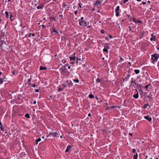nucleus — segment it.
Wrapping results in <instances>:
<instances>
[{"mask_svg":"<svg viewBox=\"0 0 159 159\" xmlns=\"http://www.w3.org/2000/svg\"><path fill=\"white\" fill-rule=\"evenodd\" d=\"M42 27L43 28H45V25H42Z\"/></svg>","mask_w":159,"mask_h":159,"instance_id":"obj_57","label":"nucleus"},{"mask_svg":"<svg viewBox=\"0 0 159 159\" xmlns=\"http://www.w3.org/2000/svg\"><path fill=\"white\" fill-rule=\"evenodd\" d=\"M35 90L36 92H39V89H35Z\"/></svg>","mask_w":159,"mask_h":159,"instance_id":"obj_49","label":"nucleus"},{"mask_svg":"<svg viewBox=\"0 0 159 159\" xmlns=\"http://www.w3.org/2000/svg\"><path fill=\"white\" fill-rule=\"evenodd\" d=\"M139 93L137 92V93L135 95H134L133 96V97L135 99H137L139 98Z\"/></svg>","mask_w":159,"mask_h":159,"instance_id":"obj_15","label":"nucleus"},{"mask_svg":"<svg viewBox=\"0 0 159 159\" xmlns=\"http://www.w3.org/2000/svg\"><path fill=\"white\" fill-rule=\"evenodd\" d=\"M66 83L67 84L68 87H70V86H72L73 85V84L72 83L71 80H67L66 81Z\"/></svg>","mask_w":159,"mask_h":159,"instance_id":"obj_8","label":"nucleus"},{"mask_svg":"<svg viewBox=\"0 0 159 159\" xmlns=\"http://www.w3.org/2000/svg\"><path fill=\"white\" fill-rule=\"evenodd\" d=\"M146 2H142V3L143 4V5H145L146 4Z\"/></svg>","mask_w":159,"mask_h":159,"instance_id":"obj_55","label":"nucleus"},{"mask_svg":"<svg viewBox=\"0 0 159 159\" xmlns=\"http://www.w3.org/2000/svg\"><path fill=\"white\" fill-rule=\"evenodd\" d=\"M144 118L146 120H148L149 122H151L152 121V118L151 117H150V116L149 115L144 116Z\"/></svg>","mask_w":159,"mask_h":159,"instance_id":"obj_9","label":"nucleus"},{"mask_svg":"<svg viewBox=\"0 0 159 159\" xmlns=\"http://www.w3.org/2000/svg\"><path fill=\"white\" fill-rule=\"evenodd\" d=\"M36 103V101H34L33 102V104H35Z\"/></svg>","mask_w":159,"mask_h":159,"instance_id":"obj_62","label":"nucleus"},{"mask_svg":"<svg viewBox=\"0 0 159 159\" xmlns=\"http://www.w3.org/2000/svg\"><path fill=\"white\" fill-rule=\"evenodd\" d=\"M73 81L75 82H76V83H79V80L78 79H75L73 80Z\"/></svg>","mask_w":159,"mask_h":159,"instance_id":"obj_36","label":"nucleus"},{"mask_svg":"<svg viewBox=\"0 0 159 159\" xmlns=\"http://www.w3.org/2000/svg\"><path fill=\"white\" fill-rule=\"evenodd\" d=\"M119 9H120V6H117L115 11H119Z\"/></svg>","mask_w":159,"mask_h":159,"instance_id":"obj_40","label":"nucleus"},{"mask_svg":"<svg viewBox=\"0 0 159 159\" xmlns=\"http://www.w3.org/2000/svg\"><path fill=\"white\" fill-rule=\"evenodd\" d=\"M128 0H123V3H126L127 2H128Z\"/></svg>","mask_w":159,"mask_h":159,"instance_id":"obj_46","label":"nucleus"},{"mask_svg":"<svg viewBox=\"0 0 159 159\" xmlns=\"http://www.w3.org/2000/svg\"><path fill=\"white\" fill-rule=\"evenodd\" d=\"M0 128H1V129L2 131H4V128L3 127V126L2 125L1 126H0Z\"/></svg>","mask_w":159,"mask_h":159,"instance_id":"obj_38","label":"nucleus"},{"mask_svg":"<svg viewBox=\"0 0 159 159\" xmlns=\"http://www.w3.org/2000/svg\"><path fill=\"white\" fill-rule=\"evenodd\" d=\"M124 60V59L123 58H120V61H122Z\"/></svg>","mask_w":159,"mask_h":159,"instance_id":"obj_58","label":"nucleus"},{"mask_svg":"<svg viewBox=\"0 0 159 159\" xmlns=\"http://www.w3.org/2000/svg\"><path fill=\"white\" fill-rule=\"evenodd\" d=\"M1 33H2V34L1 35V38L2 37H4V36L5 35V31H4L3 30H2L1 31Z\"/></svg>","mask_w":159,"mask_h":159,"instance_id":"obj_18","label":"nucleus"},{"mask_svg":"<svg viewBox=\"0 0 159 159\" xmlns=\"http://www.w3.org/2000/svg\"><path fill=\"white\" fill-rule=\"evenodd\" d=\"M50 135H52V136L54 137H59L58 136V133L57 132H55L54 133H50L48 135H47V137H49Z\"/></svg>","mask_w":159,"mask_h":159,"instance_id":"obj_4","label":"nucleus"},{"mask_svg":"<svg viewBox=\"0 0 159 159\" xmlns=\"http://www.w3.org/2000/svg\"><path fill=\"white\" fill-rule=\"evenodd\" d=\"M63 67H63V66H62V67H61V68L60 69V70H62H62H63Z\"/></svg>","mask_w":159,"mask_h":159,"instance_id":"obj_53","label":"nucleus"},{"mask_svg":"<svg viewBox=\"0 0 159 159\" xmlns=\"http://www.w3.org/2000/svg\"><path fill=\"white\" fill-rule=\"evenodd\" d=\"M109 36L110 39H111L112 38V36L111 35H109Z\"/></svg>","mask_w":159,"mask_h":159,"instance_id":"obj_59","label":"nucleus"},{"mask_svg":"<svg viewBox=\"0 0 159 159\" xmlns=\"http://www.w3.org/2000/svg\"><path fill=\"white\" fill-rule=\"evenodd\" d=\"M36 86L35 84H34L31 85V87H36Z\"/></svg>","mask_w":159,"mask_h":159,"instance_id":"obj_44","label":"nucleus"},{"mask_svg":"<svg viewBox=\"0 0 159 159\" xmlns=\"http://www.w3.org/2000/svg\"><path fill=\"white\" fill-rule=\"evenodd\" d=\"M67 6V5L66 4V3H64L62 6V7H63L64 8L65 7H66Z\"/></svg>","mask_w":159,"mask_h":159,"instance_id":"obj_37","label":"nucleus"},{"mask_svg":"<svg viewBox=\"0 0 159 159\" xmlns=\"http://www.w3.org/2000/svg\"><path fill=\"white\" fill-rule=\"evenodd\" d=\"M50 30L52 33H53V32H55L57 34H58V33L56 29L53 27L50 28Z\"/></svg>","mask_w":159,"mask_h":159,"instance_id":"obj_10","label":"nucleus"},{"mask_svg":"<svg viewBox=\"0 0 159 159\" xmlns=\"http://www.w3.org/2000/svg\"><path fill=\"white\" fill-rule=\"evenodd\" d=\"M159 57V54H157L156 53H155L152 55L151 60L152 61L153 63H154V62H156L158 59Z\"/></svg>","mask_w":159,"mask_h":159,"instance_id":"obj_3","label":"nucleus"},{"mask_svg":"<svg viewBox=\"0 0 159 159\" xmlns=\"http://www.w3.org/2000/svg\"><path fill=\"white\" fill-rule=\"evenodd\" d=\"M137 22V23H143V22L140 21V20H138L137 21H136Z\"/></svg>","mask_w":159,"mask_h":159,"instance_id":"obj_43","label":"nucleus"},{"mask_svg":"<svg viewBox=\"0 0 159 159\" xmlns=\"http://www.w3.org/2000/svg\"><path fill=\"white\" fill-rule=\"evenodd\" d=\"M133 152L134 153L136 152V149H132Z\"/></svg>","mask_w":159,"mask_h":159,"instance_id":"obj_47","label":"nucleus"},{"mask_svg":"<svg viewBox=\"0 0 159 159\" xmlns=\"http://www.w3.org/2000/svg\"><path fill=\"white\" fill-rule=\"evenodd\" d=\"M65 67L66 66H67L69 65V64L68 63L65 64Z\"/></svg>","mask_w":159,"mask_h":159,"instance_id":"obj_56","label":"nucleus"},{"mask_svg":"<svg viewBox=\"0 0 159 159\" xmlns=\"http://www.w3.org/2000/svg\"><path fill=\"white\" fill-rule=\"evenodd\" d=\"M63 69L62 70V71H61V73L63 74H66L68 71V70L65 67V66H63Z\"/></svg>","mask_w":159,"mask_h":159,"instance_id":"obj_5","label":"nucleus"},{"mask_svg":"<svg viewBox=\"0 0 159 159\" xmlns=\"http://www.w3.org/2000/svg\"><path fill=\"white\" fill-rule=\"evenodd\" d=\"M39 69L41 70H46L47 69V68L45 66H41L40 67Z\"/></svg>","mask_w":159,"mask_h":159,"instance_id":"obj_17","label":"nucleus"},{"mask_svg":"<svg viewBox=\"0 0 159 159\" xmlns=\"http://www.w3.org/2000/svg\"><path fill=\"white\" fill-rule=\"evenodd\" d=\"M63 90V89H61V88H60L58 89V91H62V90Z\"/></svg>","mask_w":159,"mask_h":159,"instance_id":"obj_42","label":"nucleus"},{"mask_svg":"<svg viewBox=\"0 0 159 159\" xmlns=\"http://www.w3.org/2000/svg\"><path fill=\"white\" fill-rule=\"evenodd\" d=\"M137 87L138 88V90L139 91L141 90V88L142 87V86L141 85L139 84H138V85L137 86Z\"/></svg>","mask_w":159,"mask_h":159,"instance_id":"obj_21","label":"nucleus"},{"mask_svg":"<svg viewBox=\"0 0 159 159\" xmlns=\"http://www.w3.org/2000/svg\"><path fill=\"white\" fill-rule=\"evenodd\" d=\"M3 78H0V84H2L3 82Z\"/></svg>","mask_w":159,"mask_h":159,"instance_id":"obj_39","label":"nucleus"},{"mask_svg":"<svg viewBox=\"0 0 159 159\" xmlns=\"http://www.w3.org/2000/svg\"><path fill=\"white\" fill-rule=\"evenodd\" d=\"M31 78L30 77V78L28 80V83L29 85H31Z\"/></svg>","mask_w":159,"mask_h":159,"instance_id":"obj_22","label":"nucleus"},{"mask_svg":"<svg viewBox=\"0 0 159 159\" xmlns=\"http://www.w3.org/2000/svg\"><path fill=\"white\" fill-rule=\"evenodd\" d=\"M104 48H106L107 49H109L110 48L108 44L107 43H106L104 46Z\"/></svg>","mask_w":159,"mask_h":159,"instance_id":"obj_20","label":"nucleus"},{"mask_svg":"<svg viewBox=\"0 0 159 159\" xmlns=\"http://www.w3.org/2000/svg\"><path fill=\"white\" fill-rule=\"evenodd\" d=\"M44 5L43 4H41L37 7V8L38 9H42L44 8Z\"/></svg>","mask_w":159,"mask_h":159,"instance_id":"obj_12","label":"nucleus"},{"mask_svg":"<svg viewBox=\"0 0 159 159\" xmlns=\"http://www.w3.org/2000/svg\"><path fill=\"white\" fill-rule=\"evenodd\" d=\"M130 86H133L134 88H135L136 86H137L139 84L138 83L136 82L135 80L133 78H131V80L130 81Z\"/></svg>","mask_w":159,"mask_h":159,"instance_id":"obj_2","label":"nucleus"},{"mask_svg":"<svg viewBox=\"0 0 159 159\" xmlns=\"http://www.w3.org/2000/svg\"><path fill=\"white\" fill-rule=\"evenodd\" d=\"M138 155L137 153H136L133 156V158L134 159H137V158Z\"/></svg>","mask_w":159,"mask_h":159,"instance_id":"obj_26","label":"nucleus"},{"mask_svg":"<svg viewBox=\"0 0 159 159\" xmlns=\"http://www.w3.org/2000/svg\"><path fill=\"white\" fill-rule=\"evenodd\" d=\"M102 3L100 1H99L98 0L95 2V5L98 6V5H100Z\"/></svg>","mask_w":159,"mask_h":159,"instance_id":"obj_14","label":"nucleus"},{"mask_svg":"<svg viewBox=\"0 0 159 159\" xmlns=\"http://www.w3.org/2000/svg\"><path fill=\"white\" fill-rule=\"evenodd\" d=\"M117 107L119 108V106L114 105V106H111L110 108H111V109H113V108H115Z\"/></svg>","mask_w":159,"mask_h":159,"instance_id":"obj_28","label":"nucleus"},{"mask_svg":"<svg viewBox=\"0 0 159 159\" xmlns=\"http://www.w3.org/2000/svg\"><path fill=\"white\" fill-rule=\"evenodd\" d=\"M132 19L133 20V21L135 23H137V22H136V19L135 18H134V17H132Z\"/></svg>","mask_w":159,"mask_h":159,"instance_id":"obj_35","label":"nucleus"},{"mask_svg":"<svg viewBox=\"0 0 159 159\" xmlns=\"http://www.w3.org/2000/svg\"><path fill=\"white\" fill-rule=\"evenodd\" d=\"M41 139L40 138H39L37 139H36V141H35L36 142V144H37V145L38 144V142L41 141Z\"/></svg>","mask_w":159,"mask_h":159,"instance_id":"obj_24","label":"nucleus"},{"mask_svg":"<svg viewBox=\"0 0 159 159\" xmlns=\"http://www.w3.org/2000/svg\"><path fill=\"white\" fill-rule=\"evenodd\" d=\"M134 72L136 74H138L140 72V70L138 69H135L134 70Z\"/></svg>","mask_w":159,"mask_h":159,"instance_id":"obj_27","label":"nucleus"},{"mask_svg":"<svg viewBox=\"0 0 159 159\" xmlns=\"http://www.w3.org/2000/svg\"><path fill=\"white\" fill-rule=\"evenodd\" d=\"M102 81V79H100L99 78H97L96 80V82L98 83H101Z\"/></svg>","mask_w":159,"mask_h":159,"instance_id":"obj_23","label":"nucleus"},{"mask_svg":"<svg viewBox=\"0 0 159 159\" xmlns=\"http://www.w3.org/2000/svg\"><path fill=\"white\" fill-rule=\"evenodd\" d=\"M0 43H1V47L2 48V45L4 44H5L6 45H7V44H6V42H5L4 40H1V42H0Z\"/></svg>","mask_w":159,"mask_h":159,"instance_id":"obj_19","label":"nucleus"},{"mask_svg":"<svg viewBox=\"0 0 159 159\" xmlns=\"http://www.w3.org/2000/svg\"><path fill=\"white\" fill-rule=\"evenodd\" d=\"M51 19H52L53 20H55V18L54 17H51Z\"/></svg>","mask_w":159,"mask_h":159,"instance_id":"obj_61","label":"nucleus"},{"mask_svg":"<svg viewBox=\"0 0 159 159\" xmlns=\"http://www.w3.org/2000/svg\"><path fill=\"white\" fill-rule=\"evenodd\" d=\"M59 16L60 17H61V19H62V18H63V15H59Z\"/></svg>","mask_w":159,"mask_h":159,"instance_id":"obj_52","label":"nucleus"},{"mask_svg":"<svg viewBox=\"0 0 159 159\" xmlns=\"http://www.w3.org/2000/svg\"><path fill=\"white\" fill-rule=\"evenodd\" d=\"M130 75L129 74H127L123 80V82H124L125 81H127L128 79L129 78Z\"/></svg>","mask_w":159,"mask_h":159,"instance_id":"obj_7","label":"nucleus"},{"mask_svg":"<svg viewBox=\"0 0 159 159\" xmlns=\"http://www.w3.org/2000/svg\"><path fill=\"white\" fill-rule=\"evenodd\" d=\"M62 62L63 63L65 64V63H66V61L65 60H64V59L62 60Z\"/></svg>","mask_w":159,"mask_h":159,"instance_id":"obj_41","label":"nucleus"},{"mask_svg":"<svg viewBox=\"0 0 159 159\" xmlns=\"http://www.w3.org/2000/svg\"><path fill=\"white\" fill-rule=\"evenodd\" d=\"M75 53H74L72 55V57H69L70 59V61L73 60L74 61L76 59V56H75Z\"/></svg>","mask_w":159,"mask_h":159,"instance_id":"obj_6","label":"nucleus"},{"mask_svg":"<svg viewBox=\"0 0 159 159\" xmlns=\"http://www.w3.org/2000/svg\"><path fill=\"white\" fill-rule=\"evenodd\" d=\"M103 52H106L107 53H108V50L107 49H106V48H104L103 50Z\"/></svg>","mask_w":159,"mask_h":159,"instance_id":"obj_32","label":"nucleus"},{"mask_svg":"<svg viewBox=\"0 0 159 159\" xmlns=\"http://www.w3.org/2000/svg\"><path fill=\"white\" fill-rule=\"evenodd\" d=\"M128 64L130 66H131V64L130 62H129L128 63Z\"/></svg>","mask_w":159,"mask_h":159,"instance_id":"obj_63","label":"nucleus"},{"mask_svg":"<svg viewBox=\"0 0 159 159\" xmlns=\"http://www.w3.org/2000/svg\"><path fill=\"white\" fill-rule=\"evenodd\" d=\"M89 97L91 99H92L94 98V96L92 94H90L89 95Z\"/></svg>","mask_w":159,"mask_h":159,"instance_id":"obj_25","label":"nucleus"},{"mask_svg":"<svg viewBox=\"0 0 159 159\" xmlns=\"http://www.w3.org/2000/svg\"><path fill=\"white\" fill-rule=\"evenodd\" d=\"M77 11H78L76 10L74 12V13L75 15H76L77 14Z\"/></svg>","mask_w":159,"mask_h":159,"instance_id":"obj_51","label":"nucleus"},{"mask_svg":"<svg viewBox=\"0 0 159 159\" xmlns=\"http://www.w3.org/2000/svg\"><path fill=\"white\" fill-rule=\"evenodd\" d=\"M80 4H81V3L80 2L79 3V7H80V8H81L82 7H81V6L80 5Z\"/></svg>","mask_w":159,"mask_h":159,"instance_id":"obj_54","label":"nucleus"},{"mask_svg":"<svg viewBox=\"0 0 159 159\" xmlns=\"http://www.w3.org/2000/svg\"><path fill=\"white\" fill-rule=\"evenodd\" d=\"M72 148L71 145L67 146L66 149L65 151V152H69V151L70 150V148Z\"/></svg>","mask_w":159,"mask_h":159,"instance_id":"obj_13","label":"nucleus"},{"mask_svg":"<svg viewBox=\"0 0 159 159\" xmlns=\"http://www.w3.org/2000/svg\"><path fill=\"white\" fill-rule=\"evenodd\" d=\"M7 50H9L10 48V46L9 44H7Z\"/></svg>","mask_w":159,"mask_h":159,"instance_id":"obj_34","label":"nucleus"},{"mask_svg":"<svg viewBox=\"0 0 159 159\" xmlns=\"http://www.w3.org/2000/svg\"><path fill=\"white\" fill-rule=\"evenodd\" d=\"M62 38H64L65 41H66L67 40L66 38H65V37H64L63 36L62 37L61 39H62Z\"/></svg>","mask_w":159,"mask_h":159,"instance_id":"obj_48","label":"nucleus"},{"mask_svg":"<svg viewBox=\"0 0 159 159\" xmlns=\"http://www.w3.org/2000/svg\"><path fill=\"white\" fill-rule=\"evenodd\" d=\"M116 13V16H118L119 15V11H115Z\"/></svg>","mask_w":159,"mask_h":159,"instance_id":"obj_30","label":"nucleus"},{"mask_svg":"<svg viewBox=\"0 0 159 159\" xmlns=\"http://www.w3.org/2000/svg\"><path fill=\"white\" fill-rule=\"evenodd\" d=\"M84 17H82L80 19L78 20L79 22V25L81 26H84V27L87 25L86 22L84 19Z\"/></svg>","mask_w":159,"mask_h":159,"instance_id":"obj_1","label":"nucleus"},{"mask_svg":"<svg viewBox=\"0 0 159 159\" xmlns=\"http://www.w3.org/2000/svg\"><path fill=\"white\" fill-rule=\"evenodd\" d=\"M101 32L102 34H104L105 33V31L103 30H101Z\"/></svg>","mask_w":159,"mask_h":159,"instance_id":"obj_45","label":"nucleus"},{"mask_svg":"<svg viewBox=\"0 0 159 159\" xmlns=\"http://www.w3.org/2000/svg\"><path fill=\"white\" fill-rule=\"evenodd\" d=\"M147 107H148L149 108H150L151 107L148 104H146L144 105L143 108L144 109H146Z\"/></svg>","mask_w":159,"mask_h":159,"instance_id":"obj_16","label":"nucleus"},{"mask_svg":"<svg viewBox=\"0 0 159 159\" xmlns=\"http://www.w3.org/2000/svg\"><path fill=\"white\" fill-rule=\"evenodd\" d=\"M88 116H91V115L90 113H89L88 114Z\"/></svg>","mask_w":159,"mask_h":159,"instance_id":"obj_64","label":"nucleus"},{"mask_svg":"<svg viewBox=\"0 0 159 159\" xmlns=\"http://www.w3.org/2000/svg\"><path fill=\"white\" fill-rule=\"evenodd\" d=\"M150 83H149L148 84V85H146V86H145V87L146 88V90H148V87L150 86Z\"/></svg>","mask_w":159,"mask_h":159,"instance_id":"obj_33","label":"nucleus"},{"mask_svg":"<svg viewBox=\"0 0 159 159\" xmlns=\"http://www.w3.org/2000/svg\"><path fill=\"white\" fill-rule=\"evenodd\" d=\"M25 117L27 118H30V115L28 113H26L25 116Z\"/></svg>","mask_w":159,"mask_h":159,"instance_id":"obj_31","label":"nucleus"},{"mask_svg":"<svg viewBox=\"0 0 159 159\" xmlns=\"http://www.w3.org/2000/svg\"><path fill=\"white\" fill-rule=\"evenodd\" d=\"M31 35L32 36L34 37L35 36V34L34 33H33Z\"/></svg>","mask_w":159,"mask_h":159,"instance_id":"obj_60","label":"nucleus"},{"mask_svg":"<svg viewBox=\"0 0 159 159\" xmlns=\"http://www.w3.org/2000/svg\"><path fill=\"white\" fill-rule=\"evenodd\" d=\"M5 14L6 15V17L7 18H9V15H8L9 13L7 11H6L5 12Z\"/></svg>","mask_w":159,"mask_h":159,"instance_id":"obj_29","label":"nucleus"},{"mask_svg":"<svg viewBox=\"0 0 159 159\" xmlns=\"http://www.w3.org/2000/svg\"><path fill=\"white\" fill-rule=\"evenodd\" d=\"M152 37L150 39L151 41H155L156 38V36L155 35H154V34L152 33L151 34Z\"/></svg>","mask_w":159,"mask_h":159,"instance_id":"obj_11","label":"nucleus"},{"mask_svg":"<svg viewBox=\"0 0 159 159\" xmlns=\"http://www.w3.org/2000/svg\"><path fill=\"white\" fill-rule=\"evenodd\" d=\"M10 14L9 15V16H10V19H11V18H12L13 16L12 14H11V13H10Z\"/></svg>","mask_w":159,"mask_h":159,"instance_id":"obj_50","label":"nucleus"}]
</instances>
